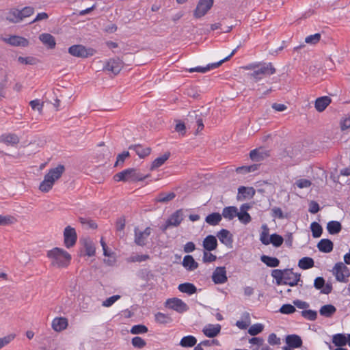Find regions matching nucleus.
Listing matches in <instances>:
<instances>
[{
    "label": "nucleus",
    "mask_w": 350,
    "mask_h": 350,
    "mask_svg": "<svg viewBox=\"0 0 350 350\" xmlns=\"http://www.w3.org/2000/svg\"><path fill=\"white\" fill-rule=\"evenodd\" d=\"M271 276L275 280L278 285L286 284L294 286L298 285L299 282H302L300 279L301 275L294 273L293 269H273L271 271ZM299 285L302 286L301 284Z\"/></svg>",
    "instance_id": "1"
},
{
    "label": "nucleus",
    "mask_w": 350,
    "mask_h": 350,
    "mask_svg": "<svg viewBox=\"0 0 350 350\" xmlns=\"http://www.w3.org/2000/svg\"><path fill=\"white\" fill-rule=\"evenodd\" d=\"M47 257L51 265L57 268L68 267L71 261V255L62 248L54 247L47 252Z\"/></svg>",
    "instance_id": "2"
},
{
    "label": "nucleus",
    "mask_w": 350,
    "mask_h": 350,
    "mask_svg": "<svg viewBox=\"0 0 350 350\" xmlns=\"http://www.w3.org/2000/svg\"><path fill=\"white\" fill-rule=\"evenodd\" d=\"M64 171L65 167L63 165H58L57 167L50 169L41 182L39 189L42 192L49 191L55 182L62 176Z\"/></svg>",
    "instance_id": "3"
},
{
    "label": "nucleus",
    "mask_w": 350,
    "mask_h": 350,
    "mask_svg": "<svg viewBox=\"0 0 350 350\" xmlns=\"http://www.w3.org/2000/svg\"><path fill=\"white\" fill-rule=\"evenodd\" d=\"M148 176V175L144 176L140 174L135 168H128L116 174L113 178L117 182H137L142 181Z\"/></svg>",
    "instance_id": "4"
},
{
    "label": "nucleus",
    "mask_w": 350,
    "mask_h": 350,
    "mask_svg": "<svg viewBox=\"0 0 350 350\" xmlns=\"http://www.w3.org/2000/svg\"><path fill=\"white\" fill-rule=\"evenodd\" d=\"M275 72V69L271 63L258 64L257 68L250 76L256 81L262 79L263 77L271 75Z\"/></svg>",
    "instance_id": "5"
},
{
    "label": "nucleus",
    "mask_w": 350,
    "mask_h": 350,
    "mask_svg": "<svg viewBox=\"0 0 350 350\" xmlns=\"http://www.w3.org/2000/svg\"><path fill=\"white\" fill-rule=\"evenodd\" d=\"M34 12V8L31 6H27L19 10L13 9L9 12L7 19L12 23L21 22L24 18H27L32 15Z\"/></svg>",
    "instance_id": "6"
},
{
    "label": "nucleus",
    "mask_w": 350,
    "mask_h": 350,
    "mask_svg": "<svg viewBox=\"0 0 350 350\" xmlns=\"http://www.w3.org/2000/svg\"><path fill=\"white\" fill-rule=\"evenodd\" d=\"M68 53L74 57L87 58L93 56L96 53V50L86 48L81 44H75L68 48Z\"/></svg>",
    "instance_id": "7"
},
{
    "label": "nucleus",
    "mask_w": 350,
    "mask_h": 350,
    "mask_svg": "<svg viewBox=\"0 0 350 350\" xmlns=\"http://www.w3.org/2000/svg\"><path fill=\"white\" fill-rule=\"evenodd\" d=\"M333 274L337 281L347 282L350 275L349 269L342 262H337L333 268Z\"/></svg>",
    "instance_id": "8"
},
{
    "label": "nucleus",
    "mask_w": 350,
    "mask_h": 350,
    "mask_svg": "<svg viewBox=\"0 0 350 350\" xmlns=\"http://www.w3.org/2000/svg\"><path fill=\"white\" fill-rule=\"evenodd\" d=\"M77 234L74 228L68 226L64 230V243L67 248L73 247L77 242Z\"/></svg>",
    "instance_id": "9"
},
{
    "label": "nucleus",
    "mask_w": 350,
    "mask_h": 350,
    "mask_svg": "<svg viewBox=\"0 0 350 350\" xmlns=\"http://www.w3.org/2000/svg\"><path fill=\"white\" fill-rule=\"evenodd\" d=\"M165 306L179 313H183L188 310V306L180 299L171 298L165 301Z\"/></svg>",
    "instance_id": "10"
},
{
    "label": "nucleus",
    "mask_w": 350,
    "mask_h": 350,
    "mask_svg": "<svg viewBox=\"0 0 350 350\" xmlns=\"http://www.w3.org/2000/svg\"><path fill=\"white\" fill-rule=\"evenodd\" d=\"M213 0H200L194 10L193 16L196 18L204 16L212 8Z\"/></svg>",
    "instance_id": "11"
},
{
    "label": "nucleus",
    "mask_w": 350,
    "mask_h": 350,
    "mask_svg": "<svg viewBox=\"0 0 350 350\" xmlns=\"http://www.w3.org/2000/svg\"><path fill=\"white\" fill-rule=\"evenodd\" d=\"M183 220V212L181 209L174 212L166 221L165 225L161 227L163 231H165L170 226H178Z\"/></svg>",
    "instance_id": "12"
},
{
    "label": "nucleus",
    "mask_w": 350,
    "mask_h": 350,
    "mask_svg": "<svg viewBox=\"0 0 350 350\" xmlns=\"http://www.w3.org/2000/svg\"><path fill=\"white\" fill-rule=\"evenodd\" d=\"M123 67V62L119 58H111L109 59L105 66L104 70L113 75L118 74Z\"/></svg>",
    "instance_id": "13"
},
{
    "label": "nucleus",
    "mask_w": 350,
    "mask_h": 350,
    "mask_svg": "<svg viewBox=\"0 0 350 350\" xmlns=\"http://www.w3.org/2000/svg\"><path fill=\"white\" fill-rule=\"evenodd\" d=\"M151 234V228L147 227L144 231H138L137 228H135V243L139 246H144L146 240Z\"/></svg>",
    "instance_id": "14"
},
{
    "label": "nucleus",
    "mask_w": 350,
    "mask_h": 350,
    "mask_svg": "<svg viewBox=\"0 0 350 350\" xmlns=\"http://www.w3.org/2000/svg\"><path fill=\"white\" fill-rule=\"evenodd\" d=\"M212 280L215 284H224L228 280L225 267H217L212 275Z\"/></svg>",
    "instance_id": "15"
},
{
    "label": "nucleus",
    "mask_w": 350,
    "mask_h": 350,
    "mask_svg": "<svg viewBox=\"0 0 350 350\" xmlns=\"http://www.w3.org/2000/svg\"><path fill=\"white\" fill-rule=\"evenodd\" d=\"M217 237L221 243L228 248L232 247L233 235L227 229H221L217 233Z\"/></svg>",
    "instance_id": "16"
},
{
    "label": "nucleus",
    "mask_w": 350,
    "mask_h": 350,
    "mask_svg": "<svg viewBox=\"0 0 350 350\" xmlns=\"http://www.w3.org/2000/svg\"><path fill=\"white\" fill-rule=\"evenodd\" d=\"M20 142V138L15 133H3L0 135V143L8 146H16Z\"/></svg>",
    "instance_id": "17"
},
{
    "label": "nucleus",
    "mask_w": 350,
    "mask_h": 350,
    "mask_svg": "<svg viewBox=\"0 0 350 350\" xmlns=\"http://www.w3.org/2000/svg\"><path fill=\"white\" fill-rule=\"evenodd\" d=\"M269 151L262 148L252 150L250 152V159L254 161H260L269 157Z\"/></svg>",
    "instance_id": "18"
},
{
    "label": "nucleus",
    "mask_w": 350,
    "mask_h": 350,
    "mask_svg": "<svg viewBox=\"0 0 350 350\" xmlns=\"http://www.w3.org/2000/svg\"><path fill=\"white\" fill-rule=\"evenodd\" d=\"M314 286L318 290L321 289V292L327 295L330 293L332 290L331 284H327L325 285V280L323 277H317L314 280Z\"/></svg>",
    "instance_id": "19"
},
{
    "label": "nucleus",
    "mask_w": 350,
    "mask_h": 350,
    "mask_svg": "<svg viewBox=\"0 0 350 350\" xmlns=\"http://www.w3.org/2000/svg\"><path fill=\"white\" fill-rule=\"evenodd\" d=\"M221 331V325L219 324H208L203 328L204 334L208 338H214L217 336Z\"/></svg>",
    "instance_id": "20"
},
{
    "label": "nucleus",
    "mask_w": 350,
    "mask_h": 350,
    "mask_svg": "<svg viewBox=\"0 0 350 350\" xmlns=\"http://www.w3.org/2000/svg\"><path fill=\"white\" fill-rule=\"evenodd\" d=\"M202 245L208 252L215 250L217 247V240L215 236L208 235L204 238Z\"/></svg>",
    "instance_id": "21"
},
{
    "label": "nucleus",
    "mask_w": 350,
    "mask_h": 350,
    "mask_svg": "<svg viewBox=\"0 0 350 350\" xmlns=\"http://www.w3.org/2000/svg\"><path fill=\"white\" fill-rule=\"evenodd\" d=\"M68 320L64 317H56L52 321V327L56 332H61L68 326Z\"/></svg>",
    "instance_id": "22"
},
{
    "label": "nucleus",
    "mask_w": 350,
    "mask_h": 350,
    "mask_svg": "<svg viewBox=\"0 0 350 350\" xmlns=\"http://www.w3.org/2000/svg\"><path fill=\"white\" fill-rule=\"evenodd\" d=\"M286 342L291 348H299L302 345L301 337L296 334H290L286 337Z\"/></svg>",
    "instance_id": "23"
},
{
    "label": "nucleus",
    "mask_w": 350,
    "mask_h": 350,
    "mask_svg": "<svg viewBox=\"0 0 350 350\" xmlns=\"http://www.w3.org/2000/svg\"><path fill=\"white\" fill-rule=\"evenodd\" d=\"M330 103L331 98L329 96H321L316 99L314 106L319 112H322L327 108Z\"/></svg>",
    "instance_id": "24"
},
{
    "label": "nucleus",
    "mask_w": 350,
    "mask_h": 350,
    "mask_svg": "<svg viewBox=\"0 0 350 350\" xmlns=\"http://www.w3.org/2000/svg\"><path fill=\"white\" fill-rule=\"evenodd\" d=\"M333 242L328 239H321L317 244L319 250L323 253H329L333 250Z\"/></svg>",
    "instance_id": "25"
},
{
    "label": "nucleus",
    "mask_w": 350,
    "mask_h": 350,
    "mask_svg": "<svg viewBox=\"0 0 350 350\" xmlns=\"http://www.w3.org/2000/svg\"><path fill=\"white\" fill-rule=\"evenodd\" d=\"M129 149L133 150L140 158H144L149 155L151 151L149 147H144L140 144L131 145L129 147Z\"/></svg>",
    "instance_id": "26"
},
{
    "label": "nucleus",
    "mask_w": 350,
    "mask_h": 350,
    "mask_svg": "<svg viewBox=\"0 0 350 350\" xmlns=\"http://www.w3.org/2000/svg\"><path fill=\"white\" fill-rule=\"evenodd\" d=\"M182 264L183 266L188 271H193L198 267V263L191 255H186L183 258Z\"/></svg>",
    "instance_id": "27"
},
{
    "label": "nucleus",
    "mask_w": 350,
    "mask_h": 350,
    "mask_svg": "<svg viewBox=\"0 0 350 350\" xmlns=\"http://www.w3.org/2000/svg\"><path fill=\"white\" fill-rule=\"evenodd\" d=\"M5 41L12 46H26L29 43L27 39L18 36H12L8 39H5Z\"/></svg>",
    "instance_id": "28"
},
{
    "label": "nucleus",
    "mask_w": 350,
    "mask_h": 350,
    "mask_svg": "<svg viewBox=\"0 0 350 350\" xmlns=\"http://www.w3.org/2000/svg\"><path fill=\"white\" fill-rule=\"evenodd\" d=\"M39 38L40 41L49 49L55 48L56 42L55 38L51 34L44 33L40 35Z\"/></svg>",
    "instance_id": "29"
},
{
    "label": "nucleus",
    "mask_w": 350,
    "mask_h": 350,
    "mask_svg": "<svg viewBox=\"0 0 350 350\" xmlns=\"http://www.w3.org/2000/svg\"><path fill=\"white\" fill-rule=\"evenodd\" d=\"M85 254L88 256H93L95 254L96 248L94 243L90 239L85 238L82 240Z\"/></svg>",
    "instance_id": "30"
},
{
    "label": "nucleus",
    "mask_w": 350,
    "mask_h": 350,
    "mask_svg": "<svg viewBox=\"0 0 350 350\" xmlns=\"http://www.w3.org/2000/svg\"><path fill=\"white\" fill-rule=\"evenodd\" d=\"M238 215V209L236 206H230L225 207L222 211L221 217L229 220L233 219Z\"/></svg>",
    "instance_id": "31"
},
{
    "label": "nucleus",
    "mask_w": 350,
    "mask_h": 350,
    "mask_svg": "<svg viewBox=\"0 0 350 350\" xmlns=\"http://www.w3.org/2000/svg\"><path fill=\"white\" fill-rule=\"evenodd\" d=\"M178 289L184 293L189 295H193L197 292V288L191 283L185 282L178 285Z\"/></svg>",
    "instance_id": "32"
},
{
    "label": "nucleus",
    "mask_w": 350,
    "mask_h": 350,
    "mask_svg": "<svg viewBox=\"0 0 350 350\" xmlns=\"http://www.w3.org/2000/svg\"><path fill=\"white\" fill-rule=\"evenodd\" d=\"M336 308L332 304H327L323 306L320 310L319 313L321 316L329 318L334 315L336 312Z\"/></svg>",
    "instance_id": "33"
},
{
    "label": "nucleus",
    "mask_w": 350,
    "mask_h": 350,
    "mask_svg": "<svg viewBox=\"0 0 350 350\" xmlns=\"http://www.w3.org/2000/svg\"><path fill=\"white\" fill-rule=\"evenodd\" d=\"M220 66V63H213L209 64L206 66H197L195 68H191L189 69V72H198L202 73H205L207 71L210 70L211 69H214L216 68H218Z\"/></svg>",
    "instance_id": "34"
},
{
    "label": "nucleus",
    "mask_w": 350,
    "mask_h": 350,
    "mask_svg": "<svg viewBox=\"0 0 350 350\" xmlns=\"http://www.w3.org/2000/svg\"><path fill=\"white\" fill-rule=\"evenodd\" d=\"M342 225L339 221H331L327 224V230L330 234H336L341 231Z\"/></svg>",
    "instance_id": "35"
},
{
    "label": "nucleus",
    "mask_w": 350,
    "mask_h": 350,
    "mask_svg": "<svg viewBox=\"0 0 350 350\" xmlns=\"http://www.w3.org/2000/svg\"><path fill=\"white\" fill-rule=\"evenodd\" d=\"M332 342L338 347H342L347 344V338L344 334H336L332 336Z\"/></svg>",
    "instance_id": "36"
},
{
    "label": "nucleus",
    "mask_w": 350,
    "mask_h": 350,
    "mask_svg": "<svg viewBox=\"0 0 350 350\" xmlns=\"http://www.w3.org/2000/svg\"><path fill=\"white\" fill-rule=\"evenodd\" d=\"M221 215L219 213H213L208 215L205 218V221L211 226H216L221 221Z\"/></svg>",
    "instance_id": "37"
},
{
    "label": "nucleus",
    "mask_w": 350,
    "mask_h": 350,
    "mask_svg": "<svg viewBox=\"0 0 350 350\" xmlns=\"http://www.w3.org/2000/svg\"><path fill=\"white\" fill-rule=\"evenodd\" d=\"M260 260L269 267H276L279 266L280 264V260L275 257L263 255L261 256Z\"/></svg>",
    "instance_id": "38"
},
{
    "label": "nucleus",
    "mask_w": 350,
    "mask_h": 350,
    "mask_svg": "<svg viewBox=\"0 0 350 350\" xmlns=\"http://www.w3.org/2000/svg\"><path fill=\"white\" fill-rule=\"evenodd\" d=\"M314 260L310 257H304L298 262V266L302 269H308L314 267Z\"/></svg>",
    "instance_id": "39"
},
{
    "label": "nucleus",
    "mask_w": 350,
    "mask_h": 350,
    "mask_svg": "<svg viewBox=\"0 0 350 350\" xmlns=\"http://www.w3.org/2000/svg\"><path fill=\"white\" fill-rule=\"evenodd\" d=\"M254 193V190L252 187L246 188L245 187L241 186L238 189L237 199L240 200L242 198H245L247 196H252Z\"/></svg>",
    "instance_id": "40"
},
{
    "label": "nucleus",
    "mask_w": 350,
    "mask_h": 350,
    "mask_svg": "<svg viewBox=\"0 0 350 350\" xmlns=\"http://www.w3.org/2000/svg\"><path fill=\"white\" fill-rule=\"evenodd\" d=\"M170 152H166L162 156L157 157L152 163L151 169L154 170L161 166L170 157Z\"/></svg>",
    "instance_id": "41"
},
{
    "label": "nucleus",
    "mask_w": 350,
    "mask_h": 350,
    "mask_svg": "<svg viewBox=\"0 0 350 350\" xmlns=\"http://www.w3.org/2000/svg\"><path fill=\"white\" fill-rule=\"evenodd\" d=\"M197 342L196 338L193 336H187L183 337L180 342V345L183 347H193Z\"/></svg>",
    "instance_id": "42"
},
{
    "label": "nucleus",
    "mask_w": 350,
    "mask_h": 350,
    "mask_svg": "<svg viewBox=\"0 0 350 350\" xmlns=\"http://www.w3.org/2000/svg\"><path fill=\"white\" fill-rule=\"evenodd\" d=\"M176 197L174 192L170 193H161L157 197V201L159 202L165 203L172 200Z\"/></svg>",
    "instance_id": "43"
},
{
    "label": "nucleus",
    "mask_w": 350,
    "mask_h": 350,
    "mask_svg": "<svg viewBox=\"0 0 350 350\" xmlns=\"http://www.w3.org/2000/svg\"><path fill=\"white\" fill-rule=\"evenodd\" d=\"M155 320L157 323L161 324H167L172 321V319L170 316L160 312H157L155 314Z\"/></svg>",
    "instance_id": "44"
},
{
    "label": "nucleus",
    "mask_w": 350,
    "mask_h": 350,
    "mask_svg": "<svg viewBox=\"0 0 350 350\" xmlns=\"http://www.w3.org/2000/svg\"><path fill=\"white\" fill-rule=\"evenodd\" d=\"M310 229L314 238H319L321 236L323 228L319 223L316 221L312 222L310 225Z\"/></svg>",
    "instance_id": "45"
},
{
    "label": "nucleus",
    "mask_w": 350,
    "mask_h": 350,
    "mask_svg": "<svg viewBox=\"0 0 350 350\" xmlns=\"http://www.w3.org/2000/svg\"><path fill=\"white\" fill-rule=\"evenodd\" d=\"M283 242V237L276 233L272 234L269 237V244L271 243L274 247L281 246Z\"/></svg>",
    "instance_id": "46"
},
{
    "label": "nucleus",
    "mask_w": 350,
    "mask_h": 350,
    "mask_svg": "<svg viewBox=\"0 0 350 350\" xmlns=\"http://www.w3.org/2000/svg\"><path fill=\"white\" fill-rule=\"evenodd\" d=\"M301 316L308 321H315L317 319V312L312 310H304L301 312Z\"/></svg>",
    "instance_id": "47"
},
{
    "label": "nucleus",
    "mask_w": 350,
    "mask_h": 350,
    "mask_svg": "<svg viewBox=\"0 0 350 350\" xmlns=\"http://www.w3.org/2000/svg\"><path fill=\"white\" fill-rule=\"evenodd\" d=\"M264 326L261 323L252 325L248 329V333L251 336H256L262 332Z\"/></svg>",
    "instance_id": "48"
},
{
    "label": "nucleus",
    "mask_w": 350,
    "mask_h": 350,
    "mask_svg": "<svg viewBox=\"0 0 350 350\" xmlns=\"http://www.w3.org/2000/svg\"><path fill=\"white\" fill-rule=\"evenodd\" d=\"M296 309L295 306H293L289 304L282 305L281 308L279 309V312L284 314H291L294 313Z\"/></svg>",
    "instance_id": "49"
},
{
    "label": "nucleus",
    "mask_w": 350,
    "mask_h": 350,
    "mask_svg": "<svg viewBox=\"0 0 350 350\" xmlns=\"http://www.w3.org/2000/svg\"><path fill=\"white\" fill-rule=\"evenodd\" d=\"M148 332V327L144 325H133L131 329V333L133 334H141Z\"/></svg>",
    "instance_id": "50"
},
{
    "label": "nucleus",
    "mask_w": 350,
    "mask_h": 350,
    "mask_svg": "<svg viewBox=\"0 0 350 350\" xmlns=\"http://www.w3.org/2000/svg\"><path fill=\"white\" fill-rule=\"evenodd\" d=\"M239 221L243 224H247L252 220L251 216L247 212H238V215H237Z\"/></svg>",
    "instance_id": "51"
},
{
    "label": "nucleus",
    "mask_w": 350,
    "mask_h": 350,
    "mask_svg": "<svg viewBox=\"0 0 350 350\" xmlns=\"http://www.w3.org/2000/svg\"><path fill=\"white\" fill-rule=\"evenodd\" d=\"M321 35L319 33H314L313 35H310L305 38V42L307 44H315L319 42V40H321Z\"/></svg>",
    "instance_id": "52"
},
{
    "label": "nucleus",
    "mask_w": 350,
    "mask_h": 350,
    "mask_svg": "<svg viewBox=\"0 0 350 350\" xmlns=\"http://www.w3.org/2000/svg\"><path fill=\"white\" fill-rule=\"evenodd\" d=\"M264 230L260 234V240L262 244L267 245H269V239L268 238V228L266 225H263Z\"/></svg>",
    "instance_id": "53"
},
{
    "label": "nucleus",
    "mask_w": 350,
    "mask_h": 350,
    "mask_svg": "<svg viewBox=\"0 0 350 350\" xmlns=\"http://www.w3.org/2000/svg\"><path fill=\"white\" fill-rule=\"evenodd\" d=\"M18 61L21 64H26V65H34L37 62L36 59L35 57H24L20 56L18 58Z\"/></svg>",
    "instance_id": "54"
},
{
    "label": "nucleus",
    "mask_w": 350,
    "mask_h": 350,
    "mask_svg": "<svg viewBox=\"0 0 350 350\" xmlns=\"http://www.w3.org/2000/svg\"><path fill=\"white\" fill-rule=\"evenodd\" d=\"M131 342L133 347L139 349L144 347L146 345V341L139 336L133 338Z\"/></svg>",
    "instance_id": "55"
},
{
    "label": "nucleus",
    "mask_w": 350,
    "mask_h": 350,
    "mask_svg": "<svg viewBox=\"0 0 350 350\" xmlns=\"http://www.w3.org/2000/svg\"><path fill=\"white\" fill-rule=\"evenodd\" d=\"M267 342L270 345H280L281 344L280 338L274 333L269 335Z\"/></svg>",
    "instance_id": "56"
},
{
    "label": "nucleus",
    "mask_w": 350,
    "mask_h": 350,
    "mask_svg": "<svg viewBox=\"0 0 350 350\" xmlns=\"http://www.w3.org/2000/svg\"><path fill=\"white\" fill-rule=\"evenodd\" d=\"M119 299H120V295H113V296L106 299L104 301H103L102 306L104 307H110Z\"/></svg>",
    "instance_id": "57"
},
{
    "label": "nucleus",
    "mask_w": 350,
    "mask_h": 350,
    "mask_svg": "<svg viewBox=\"0 0 350 350\" xmlns=\"http://www.w3.org/2000/svg\"><path fill=\"white\" fill-rule=\"evenodd\" d=\"M15 219L10 215H0V226H6L14 223Z\"/></svg>",
    "instance_id": "58"
},
{
    "label": "nucleus",
    "mask_w": 350,
    "mask_h": 350,
    "mask_svg": "<svg viewBox=\"0 0 350 350\" xmlns=\"http://www.w3.org/2000/svg\"><path fill=\"white\" fill-rule=\"evenodd\" d=\"M217 257L215 255L208 252V251H204L203 254V262H212L216 260Z\"/></svg>",
    "instance_id": "59"
},
{
    "label": "nucleus",
    "mask_w": 350,
    "mask_h": 350,
    "mask_svg": "<svg viewBox=\"0 0 350 350\" xmlns=\"http://www.w3.org/2000/svg\"><path fill=\"white\" fill-rule=\"evenodd\" d=\"M129 157V152L124 151L122 153L119 154L117 157V160L115 163V166H118L120 164H122L126 158Z\"/></svg>",
    "instance_id": "60"
},
{
    "label": "nucleus",
    "mask_w": 350,
    "mask_h": 350,
    "mask_svg": "<svg viewBox=\"0 0 350 350\" xmlns=\"http://www.w3.org/2000/svg\"><path fill=\"white\" fill-rule=\"evenodd\" d=\"M293 304L295 306L297 307L299 309H303V310H306L309 308L310 305L308 302L296 299L293 301Z\"/></svg>",
    "instance_id": "61"
},
{
    "label": "nucleus",
    "mask_w": 350,
    "mask_h": 350,
    "mask_svg": "<svg viewBox=\"0 0 350 350\" xmlns=\"http://www.w3.org/2000/svg\"><path fill=\"white\" fill-rule=\"evenodd\" d=\"M299 188H308L311 185V181L308 179H299L295 183Z\"/></svg>",
    "instance_id": "62"
},
{
    "label": "nucleus",
    "mask_w": 350,
    "mask_h": 350,
    "mask_svg": "<svg viewBox=\"0 0 350 350\" xmlns=\"http://www.w3.org/2000/svg\"><path fill=\"white\" fill-rule=\"evenodd\" d=\"M29 105H30L31 107L32 108V109H33V110H38V111H40L42 109L43 103H41L40 100L38 99L31 100L29 103Z\"/></svg>",
    "instance_id": "63"
},
{
    "label": "nucleus",
    "mask_w": 350,
    "mask_h": 350,
    "mask_svg": "<svg viewBox=\"0 0 350 350\" xmlns=\"http://www.w3.org/2000/svg\"><path fill=\"white\" fill-rule=\"evenodd\" d=\"M320 210L319 204L315 201H311L309 204V212L312 214L317 213Z\"/></svg>",
    "instance_id": "64"
}]
</instances>
